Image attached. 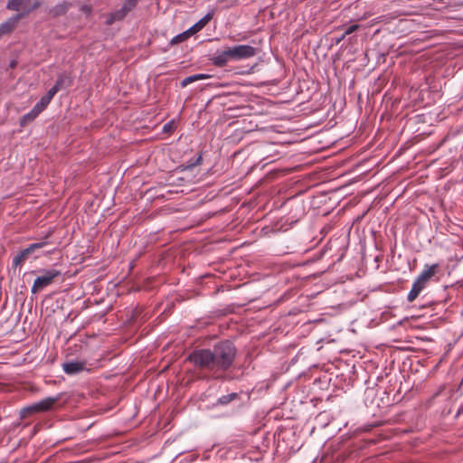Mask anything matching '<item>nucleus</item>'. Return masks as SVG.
<instances>
[{"label": "nucleus", "mask_w": 463, "mask_h": 463, "mask_svg": "<svg viewBox=\"0 0 463 463\" xmlns=\"http://www.w3.org/2000/svg\"><path fill=\"white\" fill-rule=\"evenodd\" d=\"M236 355V348L230 341L216 344L213 349L194 351L188 360L201 372L213 379H222L232 367Z\"/></svg>", "instance_id": "nucleus-1"}, {"label": "nucleus", "mask_w": 463, "mask_h": 463, "mask_svg": "<svg viewBox=\"0 0 463 463\" xmlns=\"http://www.w3.org/2000/svg\"><path fill=\"white\" fill-rule=\"evenodd\" d=\"M256 49L250 45L242 44L233 47H227L220 52L215 53L212 60L213 64L217 67H224L229 61H240L255 56Z\"/></svg>", "instance_id": "nucleus-2"}, {"label": "nucleus", "mask_w": 463, "mask_h": 463, "mask_svg": "<svg viewBox=\"0 0 463 463\" xmlns=\"http://www.w3.org/2000/svg\"><path fill=\"white\" fill-rule=\"evenodd\" d=\"M438 264L426 266V269L422 270V272L412 284L411 289L407 297L409 302H413L418 298L420 293L426 288L431 278L435 276L438 271Z\"/></svg>", "instance_id": "nucleus-3"}, {"label": "nucleus", "mask_w": 463, "mask_h": 463, "mask_svg": "<svg viewBox=\"0 0 463 463\" xmlns=\"http://www.w3.org/2000/svg\"><path fill=\"white\" fill-rule=\"evenodd\" d=\"M61 272L57 269H46L43 270V274L42 276L37 277L32 287V293L35 294L41 291L45 287L51 285L55 279L60 277Z\"/></svg>", "instance_id": "nucleus-4"}, {"label": "nucleus", "mask_w": 463, "mask_h": 463, "mask_svg": "<svg viewBox=\"0 0 463 463\" xmlns=\"http://www.w3.org/2000/svg\"><path fill=\"white\" fill-rule=\"evenodd\" d=\"M60 400V396L57 397H48L40 401L37 403H34L27 408L23 409L22 416L24 417L25 414L43 412L51 410L53 405Z\"/></svg>", "instance_id": "nucleus-5"}, {"label": "nucleus", "mask_w": 463, "mask_h": 463, "mask_svg": "<svg viewBox=\"0 0 463 463\" xmlns=\"http://www.w3.org/2000/svg\"><path fill=\"white\" fill-rule=\"evenodd\" d=\"M47 244L46 241L36 242L29 245L26 249L21 250L14 259L13 265L20 266L23 264L28 257L33 253L36 250L43 248Z\"/></svg>", "instance_id": "nucleus-6"}, {"label": "nucleus", "mask_w": 463, "mask_h": 463, "mask_svg": "<svg viewBox=\"0 0 463 463\" xmlns=\"http://www.w3.org/2000/svg\"><path fill=\"white\" fill-rule=\"evenodd\" d=\"M24 18V14H17L15 16L6 20L0 24V37L10 33L15 28L17 23Z\"/></svg>", "instance_id": "nucleus-7"}, {"label": "nucleus", "mask_w": 463, "mask_h": 463, "mask_svg": "<svg viewBox=\"0 0 463 463\" xmlns=\"http://www.w3.org/2000/svg\"><path fill=\"white\" fill-rule=\"evenodd\" d=\"M62 369L65 373L72 375L79 373L86 369V362L84 361H72L64 363Z\"/></svg>", "instance_id": "nucleus-8"}, {"label": "nucleus", "mask_w": 463, "mask_h": 463, "mask_svg": "<svg viewBox=\"0 0 463 463\" xmlns=\"http://www.w3.org/2000/svg\"><path fill=\"white\" fill-rule=\"evenodd\" d=\"M31 0H9L6 8L11 11H23L24 16L29 14Z\"/></svg>", "instance_id": "nucleus-9"}, {"label": "nucleus", "mask_w": 463, "mask_h": 463, "mask_svg": "<svg viewBox=\"0 0 463 463\" xmlns=\"http://www.w3.org/2000/svg\"><path fill=\"white\" fill-rule=\"evenodd\" d=\"M213 14L208 13L205 14L202 19H200L196 24H194L192 27H190L188 30L194 35V33L201 31L213 18Z\"/></svg>", "instance_id": "nucleus-10"}, {"label": "nucleus", "mask_w": 463, "mask_h": 463, "mask_svg": "<svg viewBox=\"0 0 463 463\" xmlns=\"http://www.w3.org/2000/svg\"><path fill=\"white\" fill-rule=\"evenodd\" d=\"M71 6V4L69 2H62L61 4L56 5L50 10V14L52 17H58L63 15L67 13V11Z\"/></svg>", "instance_id": "nucleus-11"}, {"label": "nucleus", "mask_w": 463, "mask_h": 463, "mask_svg": "<svg viewBox=\"0 0 463 463\" xmlns=\"http://www.w3.org/2000/svg\"><path fill=\"white\" fill-rule=\"evenodd\" d=\"M39 114L40 112L38 110H35V108L33 107L30 112L22 117L20 120V125L22 127L26 126L28 123L33 121L39 116Z\"/></svg>", "instance_id": "nucleus-12"}, {"label": "nucleus", "mask_w": 463, "mask_h": 463, "mask_svg": "<svg viewBox=\"0 0 463 463\" xmlns=\"http://www.w3.org/2000/svg\"><path fill=\"white\" fill-rule=\"evenodd\" d=\"M211 76L208 74H194L189 77L184 78L181 81L182 87H186L188 84H191L194 81L209 79Z\"/></svg>", "instance_id": "nucleus-13"}, {"label": "nucleus", "mask_w": 463, "mask_h": 463, "mask_svg": "<svg viewBox=\"0 0 463 463\" xmlns=\"http://www.w3.org/2000/svg\"><path fill=\"white\" fill-rule=\"evenodd\" d=\"M191 36H192V33H190V31L186 30V31L183 32L182 33L177 34L175 37H173L172 40L170 41V44L175 45V44L181 43L183 42H185Z\"/></svg>", "instance_id": "nucleus-14"}, {"label": "nucleus", "mask_w": 463, "mask_h": 463, "mask_svg": "<svg viewBox=\"0 0 463 463\" xmlns=\"http://www.w3.org/2000/svg\"><path fill=\"white\" fill-rule=\"evenodd\" d=\"M238 397L239 395L237 392H232L226 395H222L217 400V403L221 405H227L231 402L238 399Z\"/></svg>", "instance_id": "nucleus-15"}, {"label": "nucleus", "mask_w": 463, "mask_h": 463, "mask_svg": "<svg viewBox=\"0 0 463 463\" xmlns=\"http://www.w3.org/2000/svg\"><path fill=\"white\" fill-rule=\"evenodd\" d=\"M59 91L58 88L53 86L49 91L43 96L42 98L46 100L47 103H50L55 94Z\"/></svg>", "instance_id": "nucleus-16"}, {"label": "nucleus", "mask_w": 463, "mask_h": 463, "mask_svg": "<svg viewBox=\"0 0 463 463\" xmlns=\"http://www.w3.org/2000/svg\"><path fill=\"white\" fill-rule=\"evenodd\" d=\"M59 91L58 88L53 86L49 91L43 96L42 98L46 100L47 103H50L55 94Z\"/></svg>", "instance_id": "nucleus-17"}, {"label": "nucleus", "mask_w": 463, "mask_h": 463, "mask_svg": "<svg viewBox=\"0 0 463 463\" xmlns=\"http://www.w3.org/2000/svg\"><path fill=\"white\" fill-rule=\"evenodd\" d=\"M59 91L58 88L53 86L49 91L43 96L42 98L46 100L47 103H50L55 94Z\"/></svg>", "instance_id": "nucleus-18"}, {"label": "nucleus", "mask_w": 463, "mask_h": 463, "mask_svg": "<svg viewBox=\"0 0 463 463\" xmlns=\"http://www.w3.org/2000/svg\"><path fill=\"white\" fill-rule=\"evenodd\" d=\"M67 80L70 81V80L65 75H62V74L59 75L54 86L57 87L58 90H60L61 89L64 88V84Z\"/></svg>", "instance_id": "nucleus-19"}, {"label": "nucleus", "mask_w": 463, "mask_h": 463, "mask_svg": "<svg viewBox=\"0 0 463 463\" xmlns=\"http://www.w3.org/2000/svg\"><path fill=\"white\" fill-rule=\"evenodd\" d=\"M48 105H49V103H47L45 99L41 98L39 102H37L34 105V108H35V110H38L41 113L42 111H43L47 108Z\"/></svg>", "instance_id": "nucleus-20"}, {"label": "nucleus", "mask_w": 463, "mask_h": 463, "mask_svg": "<svg viewBox=\"0 0 463 463\" xmlns=\"http://www.w3.org/2000/svg\"><path fill=\"white\" fill-rule=\"evenodd\" d=\"M126 10H127V8L121 7V9H119V10H118L115 13H112V14L115 15V17L118 20H121V19H123L128 14V12Z\"/></svg>", "instance_id": "nucleus-21"}, {"label": "nucleus", "mask_w": 463, "mask_h": 463, "mask_svg": "<svg viewBox=\"0 0 463 463\" xmlns=\"http://www.w3.org/2000/svg\"><path fill=\"white\" fill-rule=\"evenodd\" d=\"M359 29V24H353L346 28L345 33L341 37V40H343L346 35H349Z\"/></svg>", "instance_id": "nucleus-22"}, {"label": "nucleus", "mask_w": 463, "mask_h": 463, "mask_svg": "<svg viewBox=\"0 0 463 463\" xmlns=\"http://www.w3.org/2000/svg\"><path fill=\"white\" fill-rule=\"evenodd\" d=\"M137 5V0H128L124 3L123 8H127V12L128 13L132 8H134Z\"/></svg>", "instance_id": "nucleus-23"}, {"label": "nucleus", "mask_w": 463, "mask_h": 463, "mask_svg": "<svg viewBox=\"0 0 463 463\" xmlns=\"http://www.w3.org/2000/svg\"><path fill=\"white\" fill-rule=\"evenodd\" d=\"M42 5L40 0H31V3L29 4V13L37 9Z\"/></svg>", "instance_id": "nucleus-24"}, {"label": "nucleus", "mask_w": 463, "mask_h": 463, "mask_svg": "<svg viewBox=\"0 0 463 463\" xmlns=\"http://www.w3.org/2000/svg\"><path fill=\"white\" fill-rule=\"evenodd\" d=\"M118 19L115 17V15L113 14H110L108 17V20H107V24H112L115 21H117Z\"/></svg>", "instance_id": "nucleus-25"}, {"label": "nucleus", "mask_w": 463, "mask_h": 463, "mask_svg": "<svg viewBox=\"0 0 463 463\" xmlns=\"http://www.w3.org/2000/svg\"><path fill=\"white\" fill-rule=\"evenodd\" d=\"M81 11L90 14L91 12V7L90 5H82Z\"/></svg>", "instance_id": "nucleus-26"}, {"label": "nucleus", "mask_w": 463, "mask_h": 463, "mask_svg": "<svg viewBox=\"0 0 463 463\" xmlns=\"http://www.w3.org/2000/svg\"><path fill=\"white\" fill-rule=\"evenodd\" d=\"M15 66H16V61H11L10 67L14 68Z\"/></svg>", "instance_id": "nucleus-27"}]
</instances>
